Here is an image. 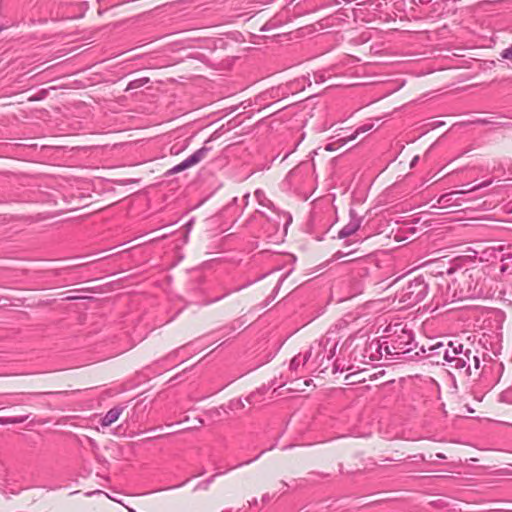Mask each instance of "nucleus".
Listing matches in <instances>:
<instances>
[{"mask_svg": "<svg viewBox=\"0 0 512 512\" xmlns=\"http://www.w3.org/2000/svg\"><path fill=\"white\" fill-rule=\"evenodd\" d=\"M123 412V407L115 406L111 408L101 419L100 423L103 427H108L118 420Z\"/></svg>", "mask_w": 512, "mask_h": 512, "instance_id": "nucleus-14", "label": "nucleus"}, {"mask_svg": "<svg viewBox=\"0 0 512 512\" xmlns=\"http://www.w3.org/2000/svg\"><path fill=\"white\" fill-rule=\"evenodd\" d=\"M222 512H230V510H223Z\"/></svg>", "mask_w": 512, "mask_h": 512, "instance_id": "nucleus-40", "label": "nucleus"}, {"mask_svg": "<svg viewBox=\"0 0 512 512\" xmlns=\"http://www.w3.org/2000/svg\"><path fill=\"white\" fill-rule=\"evenodd\" d=\"M208 142H209V140L206 141L200 149L196 150L188 158H186L181 163H179V164L175 165L174 167H172L171 169H169L165 173V175L171 176L173 174L182 172V171L198 164L199 162H201L207 156L208 152H210L212 149V147L207 146Z\"/></svg>", "mask_w": 512, "mask_h": 512, "instance_id": "nucleus-9", "label": "nucleus"}, {"mask_svg": "<svg viewBox=\"0 0 512 512\" xmlns=\"http://www.w3.org/2000/svg\"><path fill=\"white\" fill-rule=\"evenodd\" d=\"M508 268H509L508 264L502 263L500 266V272L506 273L508 271Z\"/></svg>", "mask_w": 512, "mask_h": 512, "instance_id": "nucleus-26", "label": "nucleus"}, {"mask_svg": "<svg viewBox=\"0 0 512 512\" xmlns=\"http://www.w3.org/2000/svg\"><path fill=\"white\" fill-rule=\"evenodd\" d=\"M381 337L385 349V360L403 359L413 361L419 356L414 334L403 323L389 325Z\"/></svg>", "mask_w": 512, "mask_h": 512, "instance_id": "nucleus-2", "label": "nucleus"}, {"mask_svg": "<svg viewBox=\"0 0 512 512\" xmlns=\"http://www.w3.org/2000/svg\"><path fill=\"white\" fill-rule=\"evenodd\" d=\"M429 283L421 275L409 281L396 292L395 299L401 308H409L421 302L428 294Z\"/></svg>", "mask_w": 512, "mask_h": 512, "instance_id": "nucleus-5", "label": "nucleus"}, {"mask_svg": "<svg viewBox=\"0 0 512 512\" xmlns=\"http://www.w3.org/2000/svg\"><path fill=\"white\" fill-rule=\"evenodd\" d=\"M350 253H351V251H349V252L337 251V252L333 255V259H334V260H338V259L342 258L343 256L349 255Z\"/></svg>", "mask_w": 512, "mask_h": 512, "instance_id": "nucleus-22", "label": "nucleus"}, {"mask_svg": "<svg viewBox=\"0 0 512 512\" xmlns=\"http://www.w3.org/2000/svg\"><path fill=\"white\" fill-rule=\"evenodd\" d=\"M149 81L150 79L148 77L132 80L128 83L126 90H134L141 88L142 86L146 85Z\"/></svg>", "mask_w": 512, "mask_h": 512, "instance_id": "nucleus-16", "label": "nucleus"}, {"mask_svg": "<svg viewBox=\"0 0 512 512\" xmlns=\"http://www.w3.org/2000/svg\"><path fill=\"white\" fill-rule=\"evenodd\" d=\"M510 248V245L507 247L504 245L487 246L475 251V254L481 262H494L496 260L503 262L506 258H512V253L508 251Z\"/></svg>", "mask_w": 512, "mask_h": 512, "instance_id": "nucleus-8", "label": "nucleus"}, {"mask_svg": "<svg viewBox=\"0 0 512 512\" xmlns=\"http://www.w3.org/2000/svg\"><path fill=\"white\" fill-rule=\"evenodd\" d=\"M418 159H419V157H418V156H415V157L413 158V160L411 161V164H410V165H411V166H414V164L418 161Z\"/></svg>", "mask_w": 512, "mask_h": 512, "instance_id": "nucleus-31", "label": "nucleus"}, {"mask_svg": "<svg viewBox=\"0 0 512 512\" xmlns=\"http://www.w3.org/2000/svg\"><path fill=\"white\" fill-rule=\"evenodd\" d=\"M271 499H272V496L270 494H268V493H266V494H264L262 496V502L263 503H268Z\"/></svg>", "mask_w": 512, "mask_h": 512, "instance_id": "nucleus-25", "label": "nucleus"}, {"mask_svg": "<svg viewBox=\"0 0 512 512\" xmlns=\"http://www.w3.org/2000/svg\"><path fill=\"white\" fill-rule=\"evenodd\" d=\"M420 351L421 359H427L431 364L436 365L447 364L451 369L465 367V359L457 357V355L468 358L467 352L461 353V343L458 342H449L448 344L437 342L427 348L421 346Z\"/></svg>", "mask_w": 512, "mask_h": 512, "instance_id": "nucleus-3", "label": "nucleus"}, {"mask_svg": "<svg viewBox=\"0 0 512 512\" xmlns=\"http://www.w3.org/2000/svg\"><path fill=\"white\" fill-rule=\"evenodd\" d=\"M280 484L283 488L288 487V484L285 481H281Z\"/></svg>", "mask_w": 512, "mask_h": 512, "instance_id": "nucleus-32", "label": "nucleus"}, {"mask_svg": "<svg viewBox=\"0 0 512 512\" xmlns=\"http://www.w3.org/2000/svg\"><path fill=\"white\" fill-rule=\"evenodd\" d=\"M475 122H476V123H479V124H489V123H491V121H490V120H488V119H486V118H484V119H478V120H476Z\"/></svg>", "mask_w": 512, "mask_h": 512, "instance_id": "nucleus-27", "label": "nucleus"}, {"mask_svg": "<svg viewBox=\"0 0 512 512\" xmlns=\"http://www.w3.org/2000/svg\"><path fill=\"white\" fill-rule=\"evenodd\" d=\"M444 274L443 271L437 273V276L440 278L437 286L443 304L478 298L483 294L477 275L478 271L448 268L446 276Z\"/></svg>", "mask_w": 512, "mask_h": 512, "instance_id": "nucleus-1", "label": "nucleus"}, {"mask_svg": "<svg viewBox=\"0 0 512 512\" xmlns=\"http://www.w3.org/2000/svg\"><path fill=\"white\" fill-rule=\"evenodd\" d=\"M354 341H358L351 352L354 361L366 364H375L382 359V349L384 344L382 339H373L368 341L363 337L348 338L346 342L352 345Z\"/></svg>", "mask_w": 512, "mask_h": 512, "instance_id": "nucleus-4", "label": "nucleus"}, {"mask_svg": "<svg viewBox=\"0 0 512 512\" xmlns=\"http://www.w3.org/2000/svg\"><path fill=\"white\" fill-rule=\"evenodd\" d=\"M4 29V27L0 24V32Z\"/></svg>", "mask_w": 512, "mask_h": 512, "instance_id": "nucleus-39", "label": "nucleus"}, {"mask_svg": "<svg viewBox=\"0 0 512 512\" xmlns=\"http://www.w3.org/2000/svg\"><path fill=\"white\" fill-rule=\"evenodd\" d=\"M500 56L502 59L509 60L512 62V44L505 48L504 50H502Z\"/></svg>", "mask_w": 512, "mask_h": 512, "instance_id": "nucleus-20", "label": "nucleus"}, {"mask_svg": "<svg viewBox=\"0 0 512 512\" xmlns=\"http://www.w3.org/2000/svg\"><path fill=\"white\" fill-rule=\"evenodd\" d=\"M263 453H264V451H261V452H260V454H259L258 456H256L254 459L247 460V461H245V462H243V463H240V464L236 465L235 467H240V466H242V465H244V464H250V463H251V462H253L254 460L258 459V458H259V456H260L261 454H263Z\"/></svg>", "mask_w": 512, "mask_h": 512, "instance_id": "nucleus-24", "label": "nucleus"}, {"mask_svg": "<svg viewBox=\"0 0 512 512\" xmlns=\"http://www.w3.org/2000/svg\"><path fill=\"white\" fill-rule=\"evenodd\" d=\"M436 457L439 459H446V456L443 453H437Z\"/></svg>", "mask_w": 512, "mask_h": 512, "instance_id": "nucleus-30", "label": "nucleus"}, {"mask_svg": "<svg viewBox=\"0 0 512 512\" xmlns=\"http://www.w3.org/2000/svg\"><path fill=\"white\" fill-rule=\"evenodd\" d=\"M475 198H476V197H474V196H473V197H469V198H467L466 200H467V201H471V200H473V199H475Z\"/></svg>", "mask_w": 512, "mask_h": 512, "instance_id": "nucleus-35", "label": "nucleus"}, {"mask_svg": "<svg viewBox=\"0 0 512 512\" xmlns=\"http://www.w3.org/2000/svg\"><path fill=\"white\" fill-rule=\"evenodd\" d=\"M373 128V124H364L362 126H359L353 134H351L349 137H347L348 140H354L358 134L367 132Z\"/></svg>", "mask_w": 512, "mask_h": 512, "instance_id": "nucleus-19", "label": "nucleus"}, {"mask_svg": "<svg viewBox=\"0 0 512 512\" xmlns=\"http://www.w3.org/2000/svg\"><path fill=\"white\" fill-rule=\"evenodd\" d=\"M186 482H187V481H185V482H183V483H181V484H178V485H176L175 487H181V486H183Z\"/></svg>", "mask_w": 512, "mask_h": 512, "instance_id": "nucleus-34", "label": "nucleus"}, {"mask_svg": "<svg viewBox=\"0 0 512 512\" xmlns=\"http://www.w3.org/2000/svg\"><path fill=\"white\" fill-rule=\"evenodd\" d=\"M419 457L421 458V460H422V461H424V460H425L424 455L420 454V455H419Z\"/></svg>", "mask_w": 512, "mask_h": 512, "instance_id": "nucleus-36", "label": "nucleus"}, {"mask_svg": "<svg viewBox=\"0 0 512 512\" xmlns=\"http://www.w3.org/2000/svg\"><path fill=\"white\" fill-rule=\"evenodd\" d=\"M309 178V172L306 167L297 166L293 168L285 177L283 185L294 191H300L304 188L306 180Z\"/></svg>", "mask_w": 512, "mask_h": 512, "instance_id": "nucleus-11", "label": "nucleus"}, {"mask_svg": "<svg viewBox=\"0 0 512 512\" xmlns=\"http://www.w3.org/2000/svg\"><path fill=\"white\" fill-rule=\"evenodd\" d=\"M250 506H256L258 504L257 498H253L248 502Z\"/></svg>", "mask_w": 512, "mask_h": 512, "instance_id": "nucleus-29", "label": "nucleus"}, {"mask_svg": "<svg viewBox=\"0 0 512 512\" xmlns=\"http://www.w3.org/2000/svg\"><path fill=\"white\" fill-rule=\"evenodd\" d=\"M232 291H228L226 293H224L223 295L221 296H218L210 301H208L206 304H210V303H214V302H217V301H220L221 299H223L225 296L229 295Z\"/></svg>", "mask_w": 512, "mask_h": 512, "instance_id": "nucleus-23", "label": "nucleus"}, {"mask_svg": "<svg viewBox=\"0 0 512 512\" xmlns=\"http://www.w3.org/2000/svg\"><path fill=\"white\" fill-rule=\"evenodd\" d=\"M489 184H491V181H484V182H481L480 184L475 185L471 188L451 191L449 193L442 195L439 198L438 203L442 204V205H449L451 202L460 200L461 196L471 194L480 188L488 186Z\"/></svg>", "mask_w": 512, "mask_h": 512, "instance_id": "nucleus-12", "label": "nucleus"}, {"mask_svg": "<svg viewBox=\"0 0 512 512\" xmlns=\"http://www.w3.org/2000/svg\"><path fill=\"white\" fill-rule=\"evenodd\" d=\"M352 367L347 366L344 360L336 359L332 362V373L343 372L350 370Z\"/></svg>", "mask_w": 512, "mask_h": 512, "instance_id": "nucleus-17", "label": "nucleus"}, {"mask_svg": "<svg viewBox=\"0 0 512 512\" xmlns=\"http://www.w3.org/2000/svg\"><path fill=\"white\" fill-rule=\"evenodd\" d=\"M252 395H250L249 397L246 398V401L248 402H251L250 399H251Z\"/></svg>", "mask_w": 512, "mask_h": 512, "instance_id": "nucleus-38", "label": "nucleus"}, {"mask_svg": "<svg viewBox=\"0 0 512 512\" xmlns=\"http://www.w3.org/2000/svg\"><path fill=\"white\" fill-rule=\"evenodd\" d=\"M24 419H3L0 418V424H6V423H20L23 422Z\"/></svg>", "mask_w": 512, "mask_h": 512, "instance_id": "nucleus-21", "label": "nucleus"}, {"mask_svg": "<svg viewBox=\"0 0 512 512\" xmlns=\"http://www.w3.org/2000/svg\"><path fill=\"white\" fill-rule=\"evenodd\" d=\"M337 342L330 337H324L319 342L310 347L311 352L316 350L314 359L310 362L309 366L313 371L324 373L329 369V365H324V360L331 362L335 355Z\"/></svg>", "mask_w": 512, "mask_h": 512, "instance_id": "nucleus-6", "label": "nucleus"}, {"mask_svg": "<svg viewBox=\"0 0 512 512\" xmlns=\"http://www.w3.org/2000/svg\"><path fill=\"white\" fill-rule=\"evenodd\" d=\"M221 473H216V474H213L212 476H210L208 479L204 480V481H201L197 484V486L195 487V490H198V489H201V490H208L210 485L213 483V481L215 480V478L220 475Z\"/></svg>", "mask_w": 512, "mask_h": 512, "instance_id": "nucleus-18", "label": "nucleus"}, {"mask_svg": "<svg viewBox=\"0 0 512 512\" xmlns=\"http://www.w3.org/2000/svg\"><path fill=\"white\" fill-rule=\"evenodd\" d=\"M310 357H311V350H309L308 352H306L303 355L298 354V355L294 356L289 365L290 370L297 373L300 367H304L308 363Z\"/></svg>", "mask_w": 512, "mask_h": 512, "instance_id": "nucleus-15", "label": "nucleus"}, {"mask_svg": "<svg viewBox=\"0 0 512 512\" xmlns=\"http://www.w3.org/2000/svg\"><path fill=\"white\" fill-rule=\"evenodd\" d=\"M385 357V349H382V358Z\"/></svg>", "mask_w": 512, "mask_h": 512, "instance_id": "nucleus-37", "label": "nucleus"}, {"mask_svg": "<svg viewBox=\"0 0 512 512\" xmlns=\"http://www.w3.org/2000/svg\"><path fill=\"white\" fill-rule=\"evenodd\" d=\"M364 217L359 216L354 209L349 211V222L338 232V239H345L354 236L353 242H360L367 239L370 234L361 227Z\"/></svg>", "mask_w": 512, "mask_h": 512, "instance_id": "nucleus-7", "label": "nucleus"}, {"mask_svg": "<svg viewBox=\"0 0 512 512\" xmlns=\"http://www.w3.org/2000/svg\"><path fill=\"white\" fill-rule=\"evenodd\" d=\"M324 365H329V367H330V366H332V363L331 362H327V360H324Z\"/></svg>", "mask_w": 512, "mask_h": 512, "instance_id": "nucleus-33", "label": "nucleus"}, {"mask_svg": "<svg viewBox=\"0 0 512 512\" xmlns=\"http://www.w3.org/2000/svg\"><path fill=\"white\" fill-rule=\"evenodd\" d=\"M244 407H245V404L243 403L242 399L237 398V399L230 400L227 407L221 406L219 408L212 409V410H210V413H211V415H213L215 413L216 415L220 416L221 411H223L225 414H227L229 410L237 411V410L243 409Z\"/></svg>", "mask_w": 512, "mask_h": 512, "instance_id": "nucleus-13", "label": "nucleus"}, {"mask_svg": "<svg viewBox=\"0 0 512 512\" xmlns=\"http://www.w3.org/2000/svg\"><path fill=\"white\" fill-rule=\"evenodd\" d=\"M466 352L468 355V360L467 357L462 356V358H464L466 361L465 367L454 368V370L457 371L459 375H463L466 377L472 376L473 374L478 375V372L481 368V360L479 358L478 351H473L470 348H464V345L461 343V353ZM457 357H461V355H457Z\"/></svg>", "mask_w": 512, "mask_h": 512, "instance_id": "nucleus-10", "label": "nucleus"}, {"mask_svg": "<svg viewBox=\"0 0 512 512\" xmlns=\"http://www.w3.org/2000/svg\"><path fill=\"white\" fill-rule=\"evenodd\" d=\"M309 475H317V476H320V477H327L328 474H323V473H319V472H309L308 473Z\"/></svg>", "mask_w": 512, "mask_h": 512, "instance_id": "nucleus-28", "label": "nucleus"}]
</instances>
